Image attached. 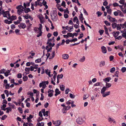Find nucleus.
<instances>
[{
  "label": "nucleus",
  "mask_w": 126,
  "mask_h": 126,
  "mask_svg": "<svg viewBox=\"0 0 126 126\" xmlns=\"http://www.w3.org/2000/svg\"><path fill=\"white\" fill-rule=\"evenodd\" d=\"M42 25L41 24H39V28L35 27L34 28V30L36 33H39L37 35V37H39L41 35L42 32L41 31Z\"/></svg>",
  "instance_id": "nucleus-1"
},
{
  "label": "nucleus",
  "mask_w": 126,
  "mask_h": 126,
  "mask_svg": "<svg viewBox=\"0 0 126 126\" xmlns=\"http://www.w3.org/2000/svg\"><path fill=\"white\" fill-rule=\"evenodd\" d=\"M46 84L47 85V81H43L39 84V87H42L43 89H41V92L42 93H44L43 89L45 88L46 86Z\"/></svg>",
  "instance_id": "nucleus-2"
},
{
  "label": "nucleus",
  "mask_w": 126,
  "mask_h": 126,
  "mask_svg": "<svg viewBox=\"0 0 126 126\" xmlns=\"http://www.w3.org/2000/svg\"><path fill=\"white\" fill-rule=\"evenodd\" d=\"M61 121L60 120H58L55 121H52V123L54 125L56 126H58L61 124Z\"/></svg>",
  "instance_id": "nucleus-3"
},
{
  "label": "nucleus",
  "mask_w": 126,
  "mask_h": 126,
  "mask_svg": "<svg viewBox=\"0 0 126 126\" xmlns=\"http://www.w3.org/2000/svg\"><path fill=\"white\" fill-rule=\"evenodd\" d=\"M77 123L79 124H82L83 123L84 121L81 117H78L76 120Z\"/></svg>",
  "instance_id": "nucleus-4"
},
{
  "label": "nucleus",
  "mask_w": 126,
  "mask_h": 126,
  "mask_svg": "<svg viewBox=\"0 0 126 126\" xmlns=\"http://www.w3.org/2000/svg\"><path fill=\"white\" fill-rule=\"evenodd\" d=\"M38 17L41 23H43L44 22V20H43L44 19V17L41 14L38 16Z\"/></svg>",
  "instance_id": "nucleus-5"
},
{
  "label": "nucleus",
  "mask_w": 126,
  "mask_h": 126,
  "mask_svg": "<svg viewBox=\"0 0 126 126\" xmlns=\"http://www.w3.org/2000/svg\"><path fill=\"white\" fill-rule=\"evenodd\" d=\"M18 26L20 29H24L26 27V25L25 23H21L18 25Z\"/></svg>",
  "instance_id": "nucleus-6"
},
{
  "label": "nucleus",
  "mask_w": 126,
  "mask_h": 126,
  "mask_svg": "<svg viewBox=\"0 0 126 126\" xmlns=\"http://www.w3.org/2000/svg\"><path fill=\"white\" fill-rule=\"evenodd\" d=\"M62 58L65 60H66L68 59L69 57V55L67 54H63L62 55Z\"/></svg>",
  "instance_id": "nucleus-7"
},
{
  "label": "nucleus",
  "mask_w": 126,
  "mask_h": 126,
  "mask_svg": "<svg viewBox=\"0 0 126 126\" xmlns=\"http://www.w3.org/2000/svg\"><path fill=\"white\" fill-rule=\"evenodd\" d=\"M101 49L103 52L104 53H106L107 51L106 48L104 46H102L101 47Z\"/></svg>",
  "instance_id": "nucleus-8"
},
{
  "label": "nucleus",
  "mask_w": 126,
  "mask_h": 126,
  "mask_svg": "<svg viewBox=\"0 0 126 126\" xmlns=\"http://www.w3.org/2000/svg\"><path fill=\"white\" fill-rule=\"evenodd\" d=\"M57 18V16L56 14H54L51 16V18L53 20H56Z\"/></svg>",
  "instance_id": "nucleus-9"
},
{
  "label": "nucleus",
  "mask_w": 126,
  "mask_h": 126,
  "mask_svg": "<svg viewBox=\"0 0 126 126\" xmlns=\"http://www.w3.org/2000/svg\"><path fill=\"white\" fill-rule=\"evenodd\" d=\"M119 33V31L116 32H113L112 33L113 35L115 38V37L116 38V37H117V36L118 35Z\"/></svg>",
  "instance_id": "nucleus-10"
},
{
  "label": "nucleus",
  "mask_w": 126,
  "mask_h": 126,
  "mask_svg": "<svg viewBox=\"0 0 126 126\" xmlns=\"http://www.w3.org/2000/svg\"><path fill=\"white\" fill-rule=\"evenodd\" d=\"M55 95L56 96L60 94L61 93V92L59 91V89L58 88L56 89L55 91Z\"/></svg>",
  "instance_id": "nucleus-11"
},
{
  "label": "nucleus",
  "mask_w": 126,
  "mask_h": 126,
  "mask_svg": "<svg viewBox=\"0 0 126 126\" xmlns=\"http://www.w3.org/2000/svg\"><path fill=\"white\" fill-rule=\"evenodd\" d=\"M111 79V78L110 77H108L104 79L103 81L106 83L107 82H109Z\"/></svg>",
  "instance_id": "nucleus-12"
},
{
  "label": "nucleus",
  "mask_w": 126,
  "mask_h": 126,
  "mask_svg": "<svg viewBox=\"0 0 126 126\" xmlns=\"http://www.w3.org/2000/svg\"><path fill=\"white\" fill-rule=\"evenodd\" d=\"M7 18L9 20H13L16 19V16H12L11 17H8Z\"/></svg>",
  "instance_id": "nucleus-13"
},
{
  "label": "nucleus",
  "mask_w": 126,
  "mask_h": 126,
  "mask_svg": "<svg viewBox=\"0 0 126 126\" xmlns=\"http://www.w3.org/2000/svg\"><path fill=\"white\" fill-rule=\"evenodd\" d=\"M107 88L105 86H104L101 90V93L102 94L104 93L105 91L107 89Z\"/></svg>",
  "instance_id": "nucleus-14"
},
{
  "label": "nucleus",
  "mask_w": 126,
  "mask_h": 126,
  "mask_svg": "<svg viewBox=\"0 0 126 126\" xmlns=\"http://www.w3.org/2000/svg\"><path fill=\"white\" fill-rule=\"evenodd\" d=\"M105 30V34L107 35L108 36H109V34L108 33V28L106 27V26L104 25V26Z\"/></svg>",
  "instance_id": "nucleus-15"
},
{
  "label": "nucleus",
  "mask_w": 126,
  "mask_h": 126,
  "mask_svg": "<svg viewBox=\"0 0 126 126\" xmlns=\"http://www.w3.org/2000/svg\"><path fill=\"white\" fill-rule=\"evenodd\" d=\"M110 91L107 92L106 93H104L102 94V96L103 97H105L107 96L108 95L110 94Z\"/></svg>",
  "instance_id": "nucleus-16"
},
{
  "label": "nucleus",
  "mask_w": 126,
  "mask_h": 126,
  "mask_svg": "<svg viewBox=\"0 0 126 126\" xmlns=\"http://www.w3.org/2000/svg\"><path fill=\"white\" fill-rule=\"evenodd\" d=\"M79 17L80 20L82 21V22H83L82 21L84 19V18L83 16V14L81 13L80 16H79Z\"/></svg>",
  "instance_id": "nucleus-17"
},
{
  "label": "nucleus",
  "mask_w": 126,
  "mask_h": 126,
  "mask_svg": "<svg viewBox=\"0 0 126 126\" xmlns=\"http://www.w3.org/2000/svg\"><path fill=\"white\" fill-rule=\"evenodd\" d=\"M111 86V83L106 82L105 87L107 89L109 88Z\"/></svg>",
  "instance_id": "nucleus-18"
},
{
  "label": "nucleus",
  "mask_w": 126,
  "mask_h": 126,
  "mask_svg": "<svg viewBox=\"0 0 126 126\" xmlns=\"http://www.w3.org/2000/svg\"><path fill=\"white\" fill-rule=\"evenodd\" d=\"M67 108H66V107L65 106L62 109V111L64 113H65L66 112V111L68 110L69 109H67Z\"/></svg>",
  "instance_id": "nucleus-19"
},
{
  "label": "nucleus",
  "mask_w": 126,
  "mask_h": 126,
  "mask_svg": "<svg viewBox=\"0 0 126 126\" xmlns=\"http://www.w3.org/2000/svg\"><path fill=\"white\" fill-rule=\"evenodd\" d=\"M63 77V75L62 74H58L57 76V79H62Z\"/></svg>",
  "instance_id": "nucleus-20"
},
{
  "label": "nucleus",
  "mask_w": 126,
  "mask_h": 126,
  "mask_svg": "<svg viewBox=\"0 0 126 126\" xmlns=\"http://www.w3.org/2000/svg\"><path fill=\"white\" fill-rule=\"evenodd\" d=\"M105 65V62L104 61H101L100 64V66L101 67L102 66H104Z\"/></svg>",
  "instance_id": "nucleus-21"
},
{
  "label": "nucleus",
  "mask_w": 126,
  "mask_h": 126,
  "mask_svg": "<svg viewBox=\"0 0 126 126\" xmlns=\"http://www.w3.org/2000/svg\"><path fill=\"white\" fill-rule=\"evenodd\" d=\"M119 74V72L118 71H116L114 74V75L113 76V77H114L115 76L116 77L118 78V77L119 76H118V75Z\"/></svg>",
  "instance_id": "nucleus-22"
},
{
  "label": "nucleus",
  "mask_w": 126,
  "mask_h": 126,
  "mask_svg": "<svg viewBox=\"0 0 126 126\" xmlns=\"http://www.w3.org/2000/svg\"><path fill=\"white\" fill-rule=\"evenodd\" d=\"M44 0H43L42 1L43 2V4L44 5V6H45V10L46 8V9H47V5H46L47 4V2L46 1H45L44 2Z\"/></svg>",
  "instance_id": "nucleus-23"
},
{
  "label": "nucleus",
  "mask_w": 126,
  "mask_h": 126,
  "mask_svg": "<svg viewBox=\"0 0 126 126\" xmlns=\"http://www.w3.org/2000/svg\"><path fill=\"white\" fill-rule=\"evenodd\" d=\"M122 26V24H118L117 26V29L118 30H120L121 29Z\"/></svg>",
  "instance_id": "nucleus-24"
},
{
  "label": "nucleus",
  "mask_w": 126,
  "mask_h": 126,
  "mask_svg": "<svg viewBox=\"0 0 126 126\" xmlns=\"http://www.w3.org/2000/svg\"><path fill=\"white\" fill-rule=\"evenodd\" d=\"M60 88L61 90L62 91H63L64 90L65 86L63 85H61L60 86Z\"/></svg>",
  "instance_id": "nucleus-25"
},
{
  "label": "nucleus",
  "mask_w": 126,
  "mask_h": 126,
  "mask_svg": "<svg viewBox=\"0 0 126 126\" xmlns=\"http://www.w3.org/2000/svg\"><path fill=\"white\" fill-rule=\"evenodd\" d=\"M10 71L9 70H8L7 72H5L4 73V74L5 76L6 77H7L9 75V73H10Z\"/></svg>",
  "instance_id": "nucleus-26"
},
{
  "label": "nucleus",
  "mask_w": 126,
  "mask_h": 126,
  "mask_svg": "<svg viewBox=\"0 0 126 126\" xmlns=\"http://www.w3.org/2000/svg\"><path fill=\"white\" fill-rule=\"evenodd\" d=\"M22 8L23 9H24V7L21 5H20L17 6L16 8L18 10Z\"/></svg>",
  "instance_id": "nucleus-27"
},
{
  "label": "nucleus",
  "mask_w": 126,
  "mask_h": 126,
  "mask_svg": "<svg viewBox=\"0 0 126 126\" xmlns=\"http://www.w3.org/2000/svg\"><path fill=\"white\" fill-rule=\"evenodd\" d=\"M52 57L49 58V59H53L55 55V51H53L52 52V53L51 54Z\"/></svg>",
  "instance_id": "nucleus-28"
},
{
  "label": "nucleus",
  "mask_w": 126,
  "mask_h": 126,
  "mask_svg": "<svg viewBox=\"0 0 126 126\" xmlns=\"http://www.w3.org/2000/svg\"><path fill=\"white\" fill-rule=\"evenodd\" d=\"M24 9V10L25 12L26 13H28V12L31 11L30 9L29 8H27L26 10L25 9Z\"/></svg>",
  "instance_id": "nucleus-29"
},
{
  "label": "nucleus",
  "mask_w": 126,
  "mask_h": 126,
  "mask_svg": "<svg viewBox=\"0 0 126 126\" xmlns=\"http://www.w3.org/2000/svg\"><path fill=\"white\" fill-rule=\"evenodd\" d=\"M110 21L111 22H114L115 20V19L114 18H113L112 17H110V18L109 19Z\"/></svg>",
  "instance_id": "nucleus-30"
},
{
  "label": "nucleus",
  "mask_w": 126,
  "mask_h": 126,
  "mask_svg": "<svg viewBox=\"0 0 126 126\" xmlns=\"http://www.w3.org/2000/svg\"><path fill=\"white\" fill-rule=\"evenodd\" d=\"M28 77L27 76H24L23 77V81H27L28 79Z\"/></svg>",
  "instance_id": "nucleus-31"
},
{
  "label": "nucleus",
  "mask_w": 126,
  "mask_h": 126,
  "mask_svg": "<svg viewBox=\"0 0 126 126\" xmlns=\"http://www.w3.org/2000/svg\"><path fill=\"white\" fill-rule=\"evenodd\" d=\"M117 24L116 23H112V26L113 28L115 29L117 27Z\"/></svg>",
  "instance_id": "nucleus-32"
},
{
  "label": "nucleus",
  "mask_w": 126,
  "mask_h": 126,
  "mask_svg": "<svg viewBox=\"0 0 126 126\" xmlns=\"http://www.w3.org/2000/svg\"><path fill=\"white\" fill-rule=\"evenodd\" d=\"M115 70V67H113L111 68L110 69V72L111 73H113L114 72Z\"/></svg>",
  "instance_id": "nucleus-33"
},
{
  "label": "nucleus",
  "mask_w": 126,
  "mask_h": 126,
  "mask_svg": "<svg viewBox=\"0 0 126 126\" xmlns=\"http://www.w3.org/2000/svg\"><path fill=\"white\" fill-rule=\"evenodd\" d=\"M85 60V57L83 56L82 58L80 59L79 60V61L81 62H83Z\"/></svg>",
  "instance_id": "nucleus-34"
},
{
  "label": "nucleus",
  "mask_w": 126,
  "mask_h": 126,
  "mask_svg": "<svg viewBox=\"0 0 126 126\" xmlns=\"http://www.w3.org/2000/svg\"><path fill=\"white\" fill-rule=\"evenodd\" d=\"M54 37H53L52 39H50L49 40H48V44L50 42H51L52 40H53V42H55Z\"/></svg>",
  "instance_id": "nucleus-35"
},
{
  "label": "nucleus",
  "mask_w": 126,
  "mask_h": 126,
  "mask_svg": "<svg viewBox=\"0 0 126 126\" xmlns=\"http://www.w3.org/2000/svg\"><path fill=\"white\" fill-rule=\"evenodd\" d=\"M96 14L97 15L98 17H100L102 15V13L101 12L97 11L96 13Z\"/></svg>",
  "instance_id": "nucleus-36"
},
{
  "label": "nucleus",
  "mask_w": 126,
  "mask_h": 126,
  "mask_svg": "<svg viewBox=\"0 0 126 126\" xmlns=\"http://www.w3.org/2000/svg\"><path fill=\"white\" fill-rule=\"evenodd\" d=\"M104 22L107 26H110V23L107 20L104 21Z\"/></svg>",
  "instance_id": "nucleus-37"
},
{
  "label": "nucleus",
  "mask_w": 126,
  "mask_h": 126,
  "mask_svg": "<svg viewBox=\"0 0 126 126\" xmlns=\"http://www.w3.org/2000/svg\"><path fill=\"white\" fill-rule=\"evenodd\" d=\"M121 71L123 73L125 72L126 70V68L125 67H122L121 69Z\"/></svg>",
  "instance_id": "nucleus-38"
},
{
  "label": "nucleus",
  "mask_w": 126,
  "mask_h": 126,
  "mask_svg": "<svg viewBox=\"0 0 126 126\" xmlns=\"http://www.w3.org/2000/svg\"><path fill=\"white\" fill-rule=\"evenodd\" d=\"M41 58L38 59L36 60L35 61V62L36 63H39L41 62Z\"/></svg>",
  "instance_id": "nucleus-39"
},
{
  "label": "nucleus",
  "mask_w": 126,
  "mask_h": 126,
  "mask_svg": "<svg viewBox=\"0 0 126 126\" xmlns=\"http://www.w3.org/2000/svg\"><path fill=\"white\" fill-rule=\"evenodd\" d=\"M17 77L18 78H21L22 77V75L21 74H18L17 75Z\"/></svg>",
  "instance_id": "nucleus-40"
},
{
  "label": "nucleus",
  "mask_w": 126,
  "mask_h": 126,
  "mask_svg": "<svg viewBox=\"0 0 126 126\" xmlns=\"http://www.w3.org/2000/svg\"><path fill=\"white\" fill-rule=\"evenodd\" d=\"M24 17L25 18L27 19L29 18H30V16L29 14H27L25 15Z\"/></svg>",
  "instance_id": "nucleus-41"
},
{
  "label": "nucleus",
  "mask_w": 126,
  "mask_h": 126,
  "mask_svg": "<svg viewBox=\"0 0 126 126\" xmlns=\"http://www.w3.org/2000/svg\"><path fill=\"white\" fill-rule=\"evenodd\" d=\"M77 39L76 38H75L73 39H72L70 40V42H75L77 41Z\"/></svg>",
  "instance_id": "nucleus-42"
},
{
  "label": "nucleus",
  "mask_w": 126,
  "mask_h": 126,
  "mask_svg": "<svg viewBox=\"0 0 126 126\" xmlns=\"http://www.w3.org/2000/svg\"><path fill=\"white\" fill-rule=\"evenodd\" d=\"M10 87V84H9L7 83L5 85V88L6 89H8Z\"/></svg>",
  "instance_id": "nucleus-43"
},
{
  "label": "nucleus",
  "mask_w": 126,
  "mask_h": 126,
  "mask_svg": "<svg viewBox=\"0 0 126 126\" xmlns=\"http://www.w3.org/2000/svg\"><path fill=\"white\" fill-rule=\"evenodd\" d=\"M104 31L103 30H99V32L100 33V34L101 35L103 33Z\"/></svg>",
  "instance_id": "nucleus-44"
},
{
  "label": "nucleus",
  "mask_w": 126,
  "mask_h": 126,
  "mask_svg": "<svg viewBox=\"0 0 126 126\" xmlns=\"http://www.w3.org/2000/svg\"><path fill=\"white\" fill-rule=\"evenodd\" d=\"M117 11L119 12V15H120L121 16H124V15H123L122 13L119 10H118Z\"/></svg>",
  "instance_id": "nucleus-45"
},
{
  "label": "nucleus",
  "mask_w": 126,
  "mask_h": 126,
  "mask_svg": "<svg viewBox=\"0 0 126 126\" xmlns=\"http://www.w3.org/2000/svg\"><path fill=\"white\" fill-rule=\"evenodd\" d=\"M54 92H51L49 93H48V96L50 97H51L53 95V93Z\"/></svg>",
  "instance_id": "nucleus-46"
},
{
  "label": "nucleus",
  "mask_w": 126,
  "mask_h": 126,
  "mask_svg": "<svg viewBox=\"0 0 126 126\" xmlns=\"http://www.w3.org/2000/svg\"><path fill=\"white\" fill-rule=\"evenodd\" d=\"M11 109V108L10 107H8V108H6V110H7L6 111V112L7 113H9V110H11L10 109Z\"/></svg>",
  "instance_id": "nucleus-47"
},
{
  "label": "nucleus",
  "mask_w": 126,
  "mask_h": 126,
  "mask_svg": "<svg viewBox=\"0 0 126 126\" xmlns=\"http://www.w3.org/2000/svg\"><path fill=\"white\" fill-rule=\"evenodd\" d=\"M70 97L72 98H75V96L72 94H70L69 95Z\"/></svg>",
  "instance_id": "nucleus-48"
},
{
  "label": "nucleus",
  "mask_w": 126,
  "mask_h": 126,
  "mask_svg": "<svg viewBox=\"0 0 126 126\" xmlns=\"http://www.w3.org/2000/svg\"><path fill=\"white\" fill-rule=\"evenodd\" d=\"M30 70V68H28L26 67L25 69V70L26 72H29Z\"/></svg>",
  "instance_id": "nucleus-49"
},
{
  "label": "nucleus",
  "mask_w": 126,
  "mask_h": 126,
  "mask_svg": "<svg viewBox=\"0 0 126 126\" xmlns=\"http://www.w3.org/2000/svg\"><path fill=\"white\" fill-rule=\"evenodd\" d=\"M53 35L55 36H57L58 35V33L57 32H53Z\"/></svg>",
  "instance_id": "nucleus-50"
},
{
  "label": "nucleus",
  "mask_w": 126,
  "mask_h": 126,
  "mask_svg": "<svg viewBox=\"0 0 126 126\" xmlns=\"http://www.w3.org/2000/svg\"><path fill=\"white\" fill-rule=\"evenodd\" d=\"M67 35L69 37H73V34L71 33H67Z\"/></svg>",
  "instance_id": "nucleus-51"
},
{
  "label": "nucleus",
  "mask_w": 126,
  "mask_h": 126,
  "mask_svg": "<svg viewBox=\"0 0 126 126\" xmlns=\"http://www.w3.org/2000/svg\"><path fill=\"white\" fill-rule=\"evenodd\" d=\"M122 38V36H120L118 37H115V39H118V40H120Z\"/></svg>",
  "instance_id": "nucleus-52"
},
{
  "label": "nucleus",
  "mask_w": 126,
  "mask_h": 126,
  "mask_svg": "<svg viewBox=\"0 0 126 126\" xmlns=\"http://www.w3.org/2000/svg\"><path fill=\"white\" fill-rule=\"evenodd\" d=\"M14 23L15 25H17L20 23V21L19 20H17L16 21H14Z\"/></svg>",
  "instance_id": "nucleus-53"
},
{
  "label": "nucleus",
  "mask_w": 126,
  "mask_h": 126,
  "mask_svg": "<svg viewBox=\"0 0 126 126\" xmlns=\"http://www.w3.org/2000/svg\"><path fill=\"white\" fill-rule=\"evenodd\" d=\"M65 4V1H63L61 5L63 6L64 7H65L66 6Z\"/></svg>",
  "instance_id": "nucleus-54"
},
{
  "label": "nucleus",
  "mask_w": 126,
  "mask_h": 126,
  "mask_svg": "<svg viewBox=\"0 0 126 126\" xmlns=\"http://www.w3.org/2000/svg\"><path fill=\"white\" fill-rule=\"evenodd\" d=\"M7 117V116L5 115H4L1 118V119L2 120H4Z\"/></svg>",
  "instance_id": "nucleus-55"
},
{
  "label": "nucleus",
  "mask_w": 126,
  "mask_h": 126,
  "mask_svg": "<svg viewBox=\"0 0 126 126\" xmlns=\"http://www.w3.org/2000/svg\"><path fill=\"white\" fill-rule=\"evenodd\" d=\"M107 13L109 14H111V9H108L107 10Z\"/></svg>",
  "instance_id": "nucleus-56"
},
{
  "label": "nucleus",
  "mask_w": 126,
  "mask_h": 126,
  "mask_svg": "<svg viewBox=\"0 0 126 126\" xmlns=\"http://www.w3.org/2000/svg\"><path fill=\"white\" fill-rule=\"evenodd\" d=\"M78 20V19L77 17V16H75L74 18L73 21L74 22H76V20Z\"/></svg>",
  "instance_id": "nucleus-57"
},
{
  "label": "nucleus",
  "mask_w": 126,
  "mask_h": 126,
  "mask_svg": "<svg viewBox=\"0 0 126 126\" xmlns=\"http://www.w3.org/2000/svg\"><path fill=\"white\" fill-rule=\"evenodd\" d=\"M113 14L115 16H117L119 14V12H118V11H115L114 12Z\"/></svg>",
  "instance_id": "nucleus-58"
},
{
  "label": "nucleus",
  "mask_w": 126,
  "mask_h": 126,
  "mask_svg": "<svg viewBox=\"0 0 126 126\" xmlns=\"http://www.w3.org/2000/svg\"><path fill=\"white\" fill-rule=\"evenodd\" d=\"M43 118L42 117H39V118L37 119V121L38 122H39L43 120Z\"/></svg>",
  "instance_id": "nucleus-59"
},
{
  "label": "nucleus",
  "mask_w": 126,
  "mask_h": 126,
  "mask_svg": "<svg viewBox=\"0 0 126 126\" xmlns=\"http://www.w3.org/2000/svg\"><path fill=\"white\" fill-rule=\"evenodd\" d=\"M70 90L68 88H67L65 90V94H68V92Z\"/></svg>",
  "instance_id": "nucleus-60"
},
{
  "label": "nucleus",
  "mask_w": 126,
  "mask_h": 126,
  "mask_svg": "<svg viewBox=\"0 0 126 126\" xmlns=\"http://www.w3.org/2000/svg\"><path fill=\"white\" fill-rule=\"evenodd\" d=\"M61 45L60 43L57 44L56 47V49L57 50L59 47V46Z\"/></svg>",
  "instance_id": "nucleus-61"
},
{
  "label": "nucleus",
  "mask_w": 126,
  "mask_h": 126,
  "mask_svg": "<svg viewBox=\"0 0 126 126\" xmlns=\"http://www.w3.org/2000/svg\"><path fill=\"white\" fill-rule=\"evenodd\" d=\"M64 17L66 18H67L69 16L67 14H64Z\"/></svg>",
  "instance_id": "nucleus-62"
},
{
  "label": "nucleus",
  "mask_w": 126,
  "mask_h": 126,
  "mask_svg": "<svg viewBox=\"0 0 126 126\" xmlns=\"http://www.w3.org/2000/svg\"><path fill=\"white\" fill-rule=\"evenodd\" d=\"M114 57L113 56L111 55L110 56L109 58L110 61H112Z\"/></svg>",
  "instance_id": "nucleus-63"
},
{
  "label": "nucleus",
  "mask_w": 126,
  "mask_h": 126,
  "mask_svg": "<svg viewBox=\"0 0 126 126\" xmlns=\"http://www.w3.org/2000/svg\"><path fill=\"white\" fill-rule=\"evenodd\" d=\"M125 1L124 0H120L119 1V2L121 4H124Z\"/></svg>",
  "instance_id": "nucleus-64"
}]
</instances>
